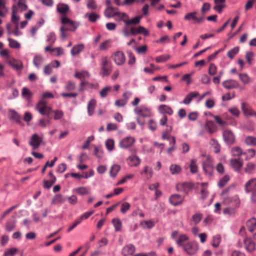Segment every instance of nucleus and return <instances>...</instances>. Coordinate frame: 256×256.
Masks as SVG:
<instances>
[{"instance_id":"nucleus-1","label":"nucleus","mask_w":256,"mask_h":256,"mask_svg":"<svg viewBox=\"0 0 256 256\" xmlns=\"http://www.w3.org/2000/svg\"><path fill=\"white\" fill-rule=\"evenodd\" d=\"M54 94L50 92H44L39 102L36 105V109L42 116H46L39 120V124L42 127H46L51 124L50 116L52 112V108L48 106V102L46 100V98H54Z\"/></svg>"},{"instance_id":"nucleus-2","label":"nucleus","mask_w":256,"mask_h":256,"mask_svg":"<svg viewBox=\"0 0 256 256\" xmlns=\"http://www.w3.org/2000/svg\"><path fill=\"white\" fill-rule=\"evenodd\" d=\"M100 74L102 76H109L112 72V64L107 57L102 58Z\"/></svg>"},{"instance_id":"nucleus-3","label":"nucleus","mask_w":256,"mask_h":256,"mask_svg":"<svg viewBox=\"0 0 256 256\" xmlns=\"http://www.w3.org/2000/svg\"><path fill=\"white\" fill-rule=\"evenodd\" d=\"M134 112L138 116L144 118L150 117L152 115L151 109L146 105L136 107Z\"/></svg>"},{"instance_id":"nucleus-4","label":"nucleus","mask_w":256,"mask_h":256,"mask_svg":"<svg viewBox=\"0 0 256 256\" xmlns=\"http://www.w3.org/2000/svg\"><path fill=\"white\" fill-rule=\"evenodd\" d=\"M184 250L190 256L195 254L198 250L199 246L197 242H189L183 246Z\"/></svg>"},{"instance_id":"nucleus-5","label":"nucleus","mask_w":256,"mask_h":256,"mask_svg":"<svg viewBox=\"0 0 256 256\" xmlns=\"http://www.w3.org/2000/svg\"><path fill=\"white\" fill-rule=\"evenodd\" d=\"M202 169L206 174L212 176L214 172L213 161L212 158L208 156L202 163Z\"/></svg>"},{"instance_id":"nucleus-6","label":"nucleus","mask_w":256,"mask_h":256,"mask_svg":"<svg viewBox=\"0 0 256 256\" xmlns=\"http://www.w3.org/2000/svg\"><path fill=\"white\" fill-rule=\"evenodd\" d=\"M116 16L117 20L120 22H124V27L122 30V33L126 36H128V16L126 13L117 12Z\"/></svg>"},{"instance_id":"nucleus-7","label":"nucleus","mask_w":256,"mask_h":256,"mask_svg":"<svg viewBox=\"0 0 256 256\" xmlns=\"http://www.w3.org/2000/svg\"><path fill=\"white\" fill-rule=\"evenodd\" d=\"M62 23L65 26L66 29L69 31H74L76 30V26L73 21L66 16H63L61 19Z\"/></svg>"},{"instance_id":"nucleus-8","label":"nucleus","mask_w":256,"mask_h":256,"mask_svg":"<svg viewBox=\"0 0 256 256\" xmlns=\"http://www.w3.org/2000/svg\"><path fill=\"white\" fill-rule=\"evenodd\" d=\"M130 33L133 35H136L138 34H142L144 36L149 35L148 31L142 26L130 28V30H129V34Z\"/></svg>"},{"instance_id":"nucleus-9","label":"nucleus","mask_w":256,"mask_h":256,"mask_svg":"<svg viewBox=\"0 0 256 256\" xmlns=\"http://www.w3.org/2000/svg\"><path fill=\"white\" fill-rule=\"evenodd\" d=\"M42 142V138L37 134H34L31 138L29 144L32 147L33 150H35L40 146Z\"/></svg>"},{"instance_id":"nucleus-10","label":"nucleus","mask_w":256,"mask_h":256,"mask_svg":"<svg viewBox=\"0 0 256 256\" xmlns=\"http://www.w3.org/2000/svg\"><path fill=\"white\" fill-rule=\"evenodd\" d=\"M224 141L228 144H232L235 141V136L232 132L230 130H226L223 132Z\"/></svg>"},{"instance_id":"nucleus-11","label":"nucleus","mask_w":256,"mask_h":256,"mask_svg":"<svg viewBox=\"0 0 256 256\" xmlns=\"http://www.w3.org/2000/svg\"><path fill=\"white\" fill-rule=\"evenodd\" d=\"M7 62L9 65L16 70H20L23 68L22 62L14 58H9L7 60Z\"/></svg>"},{"instance_id":"nucleus-12","label":"nucleus","mask_w":256,"mask_h":256,"mask_svg":"<svg viewBox=\"0 0 256 256\" xmlns=\"http://www.w3.org/2000/svg\"><path fill=\"white\" fill-rule=\"evenodd\" d=\"M184 200V197L177 194L172 195L169 198L170 202L173 206L180 204Z\"/></svg>"},{"instance_id":"nucleus-13","label":"nucleus","mask_w":256,"mask_h":256,"mask_svg":"<svg viewBox=\"0 0 256 256\" xmlns=\"http://www.w3.org/2000/svg\"><path fill=\"white\" fill-rule=\"evenodd\" d=\"M223 86L226 89H232L238 88L239 86L238 82L234 80H224L222 84Z\"/></svg>"},{"instance_id":"nucleus-14","label":"nucleus","mask_w":256,"mask_h":256,"mask_svg":"<svg viewBox=\"0 0 256 256\" xmlns=\"http://www.w3.org/2000/svg\"><path fill=\"white\" fill-rule=\"evenodd\" d=\"M16 225V220L14 218L9 219L5 224L4 228L6 232H11L14 230Z\"/></svg>"},{"instance_id":"nucleus-15","label":"nucleus","mask_w":256,"mask_h":256,"mask_svg":"<svg viewBox=\"0 0 256 256\" xmlns=\"http://www.w3.org/2000/svg\"><path fill=\"white\" fill-rule=\"evenodd\" d=\"M256 188V178H252L247 182L245 184V190L249 193L252 192Z\"/></svg>"},{"instance_id":"nucleus-16","label":"nucleus","mask_w":256,"mask_h":256,"mask_svg":"<svg viewBox=\"0 0 256 256\" xmlns=\"http://www.w3.org/2000/svg\"><path fill=\"white\" fill-rule=\"evenodd\" d=\"M242 110L244 115L246 116L256 115V112H254L250 106L246 102H242Z\"/></svg>"},{"instance_id":"nucleus-17","label":"nucleus","mask_w":256,"mask_h":256,"mask_svg":"<svg viewBox=\"0 0 256 256\" xmlns=\"http://www.w3.org/2000/svg\"><path fill=\"white\" fill-rule=\"evenodd\" d=\"M114 60L118 65H121L125 62V57L123 52H117L114 53Z\"/></svg>"},{"instance_id":"nucleus-18","label":"nucleus","mask_w":256,"mask_h":256,"mask_svg":"<svg viewBox=\"0 0 256 256\" xmlns=\"http://www.w3.org/2000/svg\"><path fill=\"white\" fill-rule=\"evenodd\" d=\"M199 94V92H190L186 96L182 102L185 104H189L191 102L192 99L198 96Z\"/></svg>"},{"instance_id":"nucleus-19","label":"nucleus","mask_w":256,"mask_h":256,"mask_svg":"<svg viewBox=\"0 0 256 256\" xmlns=\"http://www.w3.org/2000/svg\"><path fill=\"white\" fill-rule=\"evenodd\" d=\"M158 110L159 112L162 114H166L170 116H172L174 113L172 109L170 106L165 104L160 106Z\"/></svg>"},{"instance_id":"nucleus-20","label":"nucleus","mask_w":256,"mask_h":256,"mask_svg":"<svg viewBox=\"0 0 256 256\" xmlns=\"http://www.w3.org/2000/svg\"><path fill=\"white\" fill-rule=\"evenodd\" d=\"M243 160L240 158H232L230 160V164L231 166L234 168L236 170H239L242 166Z\"/></svg>"},{"instance_id":"nucleus-21","label":"nucleus","mask_w":256,"mask_h":256,"mask_svg":"<svg viewBox=\"0 0 256 256\" xmlns=\"http://www.w3.org/2000/svg\"><path fill=\"white\" fill-rule=\"evenodd\" d=\"M98 86V84H94L84 80H82L80 85L79 90L80 92L84 91L86 88H96Z\"/></svg>"},{"instance_id":"nucleus-22","label":"nucleus","mask_w":256,"mask_h":256,"mask_svg":"<svg viewBox=\"0 0 256 256\" xmlns=\"http://www.w3.org/2000/svg\"><path fill=\"white\" fill-rule=\"evenodd\" d=\"M18 11V8L16 5H14L12 8V22L16 24V29H18V22L19 21V17L16 14Z\"/></svg>"},{"instance_id":"nucleus-23","label":"nucleus","mask_w":256,"mask_h":256,"mask_svg":"<svg viewBox=\"0 0 256 256\" xmlns=\"http://www.w3.org/2000/svg\"><path fill=\"white\" fill-rule=\"evenodd\" d=\"M176 188L178 190L188 194L191 188V186L188 183L184 182L178 184Z\"/></svg>"},{"instance_id":"nucleus-24","label":"nucleus","mask_w":256,"mask_h":256,"mask_svg":"<svg viewBox=\"0 0 256 256\" xmlns=\"http://www.w3.org/2000/svg\"><path fill=\"white\" fill-rule=\"evenodd\" d=\"M140 159L136 155L129 156V166H137L140 163Z\"/></svg>"},{"instance_id":"nucleus-25","label":"nucleus","mask_w":256,"mask_h":256,"mask_svg":"<svg viewBox=\"0 0 256 256\" xmlns=\"http://www.w3.org/2000/svg\"><path fill=\"white\" fill-rule=\"evenodd\" d=\"M66 200V198L64 197L61 194H56L54 196L52 200V204H58L64 203Z\"/></svg>"},{"instance_id":"nucleus-26","label":"nucleus","mask_w":256,"mask_h":256,"mask_svg":"<svg viewBox=\"0 0 256 256\" xmlns=\"http://www.w3.org/2000/svg\"><path fill=\"white\" fill-rule=\"evenodd\" d=\"M246 249L250 252L253 251L255 249V243L250 238H246L244 241Z\"/></svg>"},{"instance_id":"nucleus-27","label":"nucleus","mask_w":256,"mask_h":256,"mask_svg":"<svg viewBox=\"0 0 256 256\" xmlns=\"http://www.w3.org/2000/svg\"><path fill=\"white\" fill-rule=\"evenodd\" d=\"M10 116L11 119L16 121L18 124H21L22 122V118L14 110H10L9 112Z\"/></svg>"},{"instance_id":"nucleus-28","label":"nucleus","mask_w":256,"mask_h":256,"mask_svg":"<svg viewBox=\"0 0 256 256\" xmlns=\"http://www.w3.org/2000/svg\"><path fill=\"white\" fill-rule=\"evenodd\" d=\"M84 45L82 44L76 45L71 50L70 53L72 56L77 55L84 50Z\"/></svg>"},{"instance_id":"nucleus-29","label":"nucleus","mask_w":256,"mask_h":256,"mask_svg":"<svg viewBox=\"0 0 256 256\" xmlns=\"http://www.w3.org/2000/svg\"><path fill=\"white\" fill-rule=\"evenodd\" d=\"M96 104V100L94 99L90 100L88 102V113L90 116H92L93 114Z\"/></svg>"},{"instance_id":"nucleus-30","label":"nucleus","mask_w":256,"mask_h":256,"mask_svg":"<svg viewBox=\"0 0 256 256\" xmlns=\"http://www.w3.org/2000/svg\"><path fill=\"white\" fill-rule=\"evenodd\" d=\"M118 12H116V10L112 6H108L105 10L104 14V16L107 18H112L114 16H116Z\"/></svg>"},{"instance_id":"nucleus-31","label":"nucleus","mask_w":256,"mask_h":256,"mask_svg":"<svg viewBox=\"0 0 256 256\" xmlns=\"http://www.w3.org/2000/svg\"><path fill=\"white\" fill-rule=\"evenodd\" d=\"M246 226L248 230L252 232L256 228V219L252 218L246 222Z\"/></svg>"},{"instance_id":"nucleus-32","label":"nucleus","mask_w":256,"mask_h":256,"mask_svg":"<svg viewBox=\"0 0 256 256\" xmlns=\"http://www.w3.org/2000/svg\"><path fill=\"white\" fill-rule=\"evenodd\" d=\"M57 10L62 14H66L69 10V7L67 4H59L57 6Z\"/></svg>"},{"instance_id":"nucleus-33","label":"nucleus","mask_w":256,"mask_h":256,"mask_svg":"<svg viewBox=\"0 0 256 256\" xmlns=\"http://www.w3.org/2000/svg\"><path fill=\"white\" fill-rule=\"evenodd\" d=\"M90 74L88 72L86 71H82V72H76L74 74V77L84 80L86 78H89Z\"/></svg>"},{"instance_id":"nucleus-34","label":"nucleus","mask_w":256,"mask_h":256,"mask_svg":"<svg viewBox=\"0 0 256 256\" xmlns=\"http://www.w3.org/2000/svg\"><path fill=\"white\" fill-rule=\"evenodd\" d=\"M189 239L188 236L185 234H181L178 236V238L176 240V242L177 244L180 246H184L183 242L188 240Z\"/></svg>"},{"instance_id":"nucleus-35","label":"nucleus","mask_w":256,"mask_h":256,"mask_svg":"<svg viewBox=\"0 0 256 256\" xmlns=\"http://www.w3.org/2000/svg\"><path fill=\"white\" fill-rule=\"evenodd\" d=\"M206 126L210 134H213L217 130L216 126L212 121H208L206 123Z\"/></svg>"},{"instance_id":"nucleus-36","label":"nucleus","mask_w":256,"mask_h":256,"mask_svg":"<svg viewBox=\"0 0 256 256\" xmlns=\"http://www.w3.org/2000/svg\"><path fill=\"white\" fill-rule=\"evenodd\" d=\"M170 170L172 174H176L180 172L182 168L180 165L173 164L170 166Z\"/></svg>"},{"instance_id":"nucleus-37","label":"nucleus","mask_w":256,"mask_h":256,"mask_svg":"<svg viewBox=\"0 0 256 256\" xmlns=\"http://www.w3.org/2000/svg\"><path fill=\"white\" fill-rule=\"evenodd\" d=\"M74 191L80 195H85L89 194L90 189L85 186H82L76 188Z\"/></svg>"},{"instance_id":"nucleus-38","label":"nucleus","mask_w":256,"mask_h":256,"mask_svg":"<svg viewBox=\"0 0 256 256\" xmlns=\"http://www.w3.org/2000/svg\"><path fill=\"white\" fill-rule=\"evenodd\" d=\"M120 166L117 164H114L113 165L110 169V176L111 177L114 178H115L118 172L120 171Z\"/></svg>"},{"instance_id":"nucleus-39","label":"nucleus","mask_w":256,"mask_h":256,"mask_svg":"<svg viewBox=\"0 0 256 256\" xmlns=\"http://www.w3.org/2000/svg\"><path fill=\"white\" fill-rule=\"evenodd\" d=\"M56 36L54 32H51L46 36V42L50 46H52L56 40Z\"/></svg>"},{"instance_id":"nucleus-40","label":"nucleus","mask_w":256,"mask_h":256,"mask_svg":"<svg viewBox=\"0 0 256 256\" xmlns=\"http://www.w3.org/2000/svg\"><path fill=\"white\" fill-rule=\"evenodd\" d=\"M202 214L200 212H197L194 214L192 218V220L194 225L198 224L202 220Z\"/></svg>"},{"instance_id":"nucleus-41","label":"nucleus","mask_w":256,"mask_h":256,"mask_svg":"<svg viewBox=\"0 0 256 256\" xmlns=\"http://www.w3.org/2000/svg\"><path fill=\"white\" fill-rule=\"evenodd\" d=\"M44 58L40 56H36L33 60L34 64L37 68H39L40 65L42 64Z\"/></svg>"},{"instance_id":"nucleus-42","label":"nucleus","mask_w":256,"mask_h":256,"mask_svg":"<svg viewBox=\"0 0 256 256\" xmlns=\"http://www.w3.org/2000/svg\"><path fill=\"white\" fill-rule=\"evenodd\" d=\"M112 223L116 232L120 231L122 228V222L118 218H114L112 220Z\"/></svg>"},{"instance_id":"nucleus-43","label":"nucleus","mask_w":256,"mask_h":256,"mask_svg":"<svg viewBox=\"0 0 256 256\" xmlns=\"http://www.w3.org/2000/svg\"><path fill=\"white\" fill-rule=\"evenodd\" d=\"M210 144L214 148V152L218 153L220 152V145L216 140L214 138L211 139Z\"/></svg>"},{"instance_id":"nucleus-44","label":"nucleus","mask_w":256,"mask_h":256,"mask_svg":"<svg viewBox=\"0 0 256 256\" xmlns=\"http://www.w3.org/2000/svg\"><path fill=\"white\" fill-rule=\"evenodd\" d=\"M190 170L191 173L196 174L198 172V166L196 164V160L192 159L191 160L190 164Z\"/></svg>"},{"instance_id":"nucleus-45","label":"nucleus","mask_w":256,"mask_h":256,"mask_svg":"<svg viewBox=\"0 0 256 256\" xmlns=\"http://www.w3.org/2000/svg\"><path fill=\"white\" fill-rule=\"evenodd\" d=\"M111 40L108 39L102 43L100 46V50H106L110 46Z\"/></svg>"},{"instance_id":"nucleus-46","label":"nucleus","mask_w":256,"mask_h":256,"mask_svg":"<svg viewBox=\"0 0 256 256\" xmlns=\"http://www.w3.org/2000/svg\"><path fill=\"white\" fill-rule=\"evenodd\" d=\"M7 12V10L4 0H0V16L4 17Z\"/></svg>"},{"instance_id":"nucleus-47","label":"nucleus","mask_w":256,"mask_h":256,"mask_svg":"<svg viewBox=\"0 0 256 256\" xmlns=\"http://www.w3.org/2000/svg\"><path fill=\"white\" fill-rule=\"evenodd\" d=\"M76 88V85L75 82L68 80L66 82L65 86V90L67 91H72L74 90Z\"/></svg>"},{"instance_id":"nucleus-48","label":"nucleus","mask_w":256,"mask_h":256,"mask_svg":"<svg viewBox=\"0 0 256 256\" xmlns=\"http://www.w3.org/2000/svg\"><path fill=\"white\" fill-rule=\"evenodd\" d=\"M232 153L233 156L239 157L242 155L245 154L243 153L242 150L239 147H234L232 150Z\"/></svg>"},{"instance_id":"nucleus-49","label":"nucleus","mask_w":256,"mask_h":256,"mask_svg":"<svg viewBox=\"0 0 256 256\" xmlns=\"http://www.w3.org/2000/svg\"><path fill=\"white\" fill-rule=\"evenodd\" d=\"M22 96L26 100H29L32 96V94L26 88H23L22 92Z\"/></svg>"},{"instance_id":"nucleus-50","label":"nucleus","mask_w":256,"mask_h":256,"mask_svg":"<svg viewBox=\"0 0 256 256\" xmlns=\"http://www.w3.org/2000/svg\"><path fill=\"white\" fill-rule=\"evenodd\" d=\"M141 226L144 228H150L154 226V223L152 220H144L140 222Z\"/></svg>"},{"instance_id":"nucleus-51","label":"nucleus","mask_w":256,"mask_h":256,"mask_svg":"<svg viewBox=\"0 0 256 256\" xmlns=\"http://www.w3.org/2000/svg\"><path fill=\"white\" fill-rule=\"evenodd\" d=\"M206 185H207V184L206 183H202V188L200 190V193H201V198L203 200L206 198L208 196V191L207 190L206 188L204 187Z\"/></svg>"},{"instance_id":"nucleus-52","label":"nucleus","mask_w":256,"mask_h":256,"mask_svg":"<svg viewBox=\"0 0 256 256\" xmlns=\"http://www.w3.org/2000/svg\"><path fill=\"white\" fill-rule=\"evenodd\" d=\"M245 142L248 145L256 146V138L252 136H247L245 139Z\"/></svg>"},{"instance_id":"nucleus-53","label":"nucleus","mask_w":256,"mask_h":256,"mask_svg":"<svg viewBox=\"0 0 256 256\" xmlns=\"http://www.w3.org/2000/svg\"><path fill=\"white\" fill-rule=\"evenodd\" d=\"M230 180V176L228 175H225L219 181L218 186L220 188L224 187Z\"/></svg>"},{"instance_id":"nucleus-54","label":"nucleus","mask_w":256,"mask_h":256,"mask_svg":"<svg viewBox=\"0 0 256 256\" xmlns=\"http://www.w3.org/2000/svg\"><path fill=\"white\" fill-rule=\"evenodd\" d=\"M228 191V189H225L222 190L221 196L223 198L224 201L226 204H229L232 202V198L227 196L226 194Z\"/></svg>"},{"instance_id":"nucleus-55","label":"nucleus","mask_w":256,"mask_h":256,"mask_svg":"<svg viewBox=\"0 0 256 256\" xmlns=\"http://www.w3.org/2000/svg\"><path fill=\"white\" fill-rule=\"evenodd\" d=\"M18 252V249L16 248H12L8 249L4 253V256H12L16 254Z\"/></svg>"},{"instance_id":"nucleus-56","label":"nucleus","mask_w":256,"mask_h":256,"mask_svg":"<svg viewBox=\"0 0 256 256\" xmlns=\"http://www.w3.org/2000/svg\"><path fill=\"white\" fill-rule=\"evenodd\" d=\"M86 16H88V20L92 22H96L100 18V16L94 12H92L90 14H87Z\"/></svg>"},{"instance_id":"nucleus-57","label":"nucleus","mask_w":256,"mask_h":256,"mask_svg":"<svg viewBox=\"0 0 256 256\" xmlns=\"http://www.w3.org/2000/svg\"><path fill=\"white\" fill-rule=\"evenodd\" d=\"M239 78L242 82L244 84H247L250 82V77L246 74H240Z\"/></svg>"},{"instance_id":"nucleus-58","label":"nucleus","mask_w":256,"mask_h":256,"mask_svg":"<svg viewBox=\"0 0 256 256\" xmlns=\"http://www.w3.org/2000/svg\"><path fill=\"white\" fill-rule=\"evenodd\" d=\"M112 88L111 86H106L100 92V96L102 98L106 97L108 93L112 90Z\"/></svg>"},{"instance_id":"nucleus-59","label":"nucleus","mask_w":256,"mask_h":256,"mask_svg":"<svg viewBox=\"0 0 256 256\" xmlns=\"http://www.w3.org/2000/svg\"><path fill=\"white\" fill-rule=\"evenodd\" d=\"M217 72V67L213 63H212L210 64L208 72V74L210 76H214L216 74Z\"/></svg>"},{"instance_id":"nucleus-60","label":"nucleus","mask_w":256,"mask_h":256,"mask_svg":"<svg viewBox=\"0 0 256 256\" xmlns=\"http://www.w3.org/2000/svg\"><path fill=\"white\" fill-rule=\"evenodd\" d=\"M239 48L238 47H234L230 50L228 52V56L230 59H232L234 56L238 52Z\"/></svg>"},{"instance_id":"nucleus-61","label":"nucleus","mask_w":256,"mask_h":256,"mask_svg":"<svg viewBox=\"0 0 256 256\" xmlns=\"http://www.w3.org/2000/svg\"><path fill=\"white\" fill-rule=\"evenodd\" d=\"M26 0H18V6L21 11L26 10L28 8V6L26 4Z\"/></svg>"},{"instance_id":"nucleus-62","label":"nucleus","mask_w":256,"mask_h":256,"mask_svg":"<svg viewBox=\"0 0 256 256\" xmlns=\"http://www.w3.org/2000/svg\"><path fill=\"white\" fill-rule=\"evenodd\" d=\"M9 46L10 48H20V44L16 40L9 38Z\"/></svg>"},{"instance_id":"nucleus-63","label":"nucleus","mask_w":256,"mask_h":256,"mask_svg":"<svg viewBox=\"0 0 256 256\" xmlns=\"http://www.w3.org/2000/svg\"><path fill=\"white\" fill-rule=\"evenodd\" d=\"M170 55H161L156 58V62H163L170 59Z\"/></svg>"},{"instance_id":"nucleus-64","label":"nucleus","mask_w":256,"mask_h":256,"mask_svg":"<svg viewBox=\"0 0 256 256\" xmlns=\"http://www.w3.org/2000/svg\"><path fill=\"white\" fill-rule=\"evenodd\" d=\"M114 144V142L112 139H108L106 142V148L110 151H112L113 150Z\"/></svg>"}]
</instances>
